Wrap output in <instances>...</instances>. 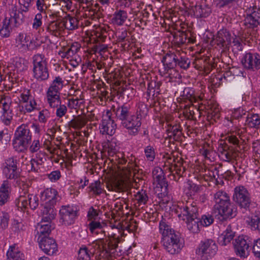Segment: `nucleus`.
Listing matches in <instances>:
<instances>
[{"instance_id":"7c9ffc66","label":"nucleus","mask_w":260,"mask_h":260,"mask_svg":"<svg viewBox=\"0 0 260 260\" xmlns=\"http://www.w3.org/2000/svg\"><path fill=\"white\" fill-rule=\"evenodd\" d=\"M87 119L85 116L78 115L69 122V125L76 129H80L87 123Z\"/></svg>"},{"instance_id":"20e7f679","label":"nucleus","mask_w":260,"mask_h":260,"mask_svg":"<svg viewBox=\"0 0 260 260\" xmlns=\"http://www.w3.org/2000/svg\"><path fill=\"white\" fill-rule=\"evenodd\" d=\"M119 170H122L120 176L113 179L111 182L112 190L116 192H128L133 186L132 183V172L130 169L125 167L121 168L118 166Z\"/></svg>"},{"instance_id":"72a5a7b5","label":"nucleus","mask_w":260,"mask_h":260,"mask_svg":"<svg viewBox=\"0 0 260 260\" xmlns=\"http://www.w3.org/2000/svg\"><path fill=\"white\" fill-rule=\"evenodd\" d=\"M29 36L24 34H20L16 39L17 46L22 51L29 49L28 43L29 42Z\"/></svg>"},{"instance_id":"6e6d98bb","label":"nucleus","mask_w":260,"mask_h":260,"mask_svg":"<svg viewBox=\"0 0 260 260\" xmlns=\"http://www.w3.org/2000/svg\"><path fill=\"white\" fill-rule=\"evenodd\" d=\"M214 215L212 213V215H204L202 216V218H200V222L201 225L204 226H209L212 224L213 222Z\"/></svg>"},{"instance_id":"052dcab7","label":"nucleus","mask_w":260,"mask_h":260,"mask_svg":"<svg viewBox=\"0 0 260 260\" xmlns=\"http://www.w3.org/2000/svg\"><path fill=\"white\" fill-rule=\"evenodd\" d=\"M0 225L3 229H5L8 226L9 216L7 213L2 212L0 214Z\"/></svg>"},{"instance_id":"4468645a","label":"nucleus","mask_w":260,"mask_h":260,"mask_svg":"<svg viewBox=\"0 0 260 260\" xmlns=\"http://www.w3.org/2000/svg\"><path fill=\"white\" fill-rule=\"evenodd\" d=\"M60 222L65 225H69L74 222L77 216V211L72 207L63 206L59 211Z\"/></svg>"},{"instance_id":"cd10ccee","label":"nucleus","mask_w":260,"mask_h":260,"mask_svg":"<svg viewBox=\"0 0 260 260\" xmlns=\"http://www.w3.org/2000/svg\"><path fill=\"white\" fill-rule=\"evenodd\" d=\"M11 185L8 180H4L0 187V206L5 204L9 199Z\"/></svg>"},{"instance_id":"4c0bfd02","label":"nucleus","mask_w":260,"mask_h":260,"mask_svg":"<svg viewBox=\"0 0 260 260\" xmlns=\"http://www.w3.org/2000/svg\"><path fill=\"white\" fill-rule=\"evenodd\" d=\"M246 124L250 127L260 128V117L256 114H249L247 116Z\"/></svg>"},{"instance_id":"f8f14e48","label":"nucleus","mask_w":260,"mask_h":260,"mask_svg":"<svg viewBox=\"0 0 260 260\" xmlns=\"http://www.w3.org/2000/svg\"><path fill=\"white\" fill-rule=\"evenodd\" d=\"M250 240L247 236H239L233 243L236 254L240 257L247 256L250 247Z\"/></svg>"},{"instance_id":"9d476101","label":"nucleus","mask_w":260,"mask_h":260,"mask_svg":"<svg viewBox=\"0 0 260 260\" xmlns=\"http://www.w3.org/2000/svg\"><path fill=\"white\" fill-rule=\"evenodd\" d=\"M217 250V246L215 241L211 239H206L201 242L197 250V253L204 257V259L214 255Z\"/></svg>"},{"instance_id":"338daca9","label":"nucleus","mask_w":260,"mask_h":260,"mask_svg":"<svg viewBox=\"0 0 260 260\" xmlns=\"http://www.w3.org/2000/svg\"><path fill=\"white\" fill-rule=\"evenodd\" d=\"M250 225L254 230H257L260 233V217L255 216L251 219Z\"/></svg>"},{"instance_id":"412c9836","label":"nucleus","mask_w":260,"mask_h":260,"mask_svg":"<svg viewBox=\"0 0 260 260\" xmlns=\"http://www.w3.org/2000/svg\"><path fill=\"white\" fill-rule=\"evenodd\" d=\"M21 203L22 207L27 208L29 206L32 209H35L39 205L38 198L34 194H28L27 197L20 196L19 198V204Z\"/></svg>"},{"instance_id":"1a4fd4ad","label":"nucleus","mask_w":260,"mask_h":260,"mask_svg":"<svg viewBox=\"0 0 260 260\" xmlns=\"http://www.w3.org/2000/svg\"><path fill=\"white\" fill-rule=\"evenodd\" d=\"M232 37L229 30L222 28L218 31L213 38L211 43L223 50L228 49L231 44Z\"/></svg>"},{"instance_id":"c9c22d12","label":"nucleus","mask_w":260,"mask_h":260,"mask_svg":"<svg viewBox=\"0 0 260 260\" xmlns=\"http://www.w3.org/2000/svg\"><path fill=\"white\" fill-rule=\"evenodd\" d=\"M135 199L138 206H142L143 208L147 203L149 197L147 191L141 189L135 195Z\"/></svg>"},{"instance_id":"79ce46f5","label":"nucleus","mask_w":260,"mask_h":260,"mask_svg":"<svg viewBox=\"0 0 260 260\" xmlns=\"http://www.w3.org/2000/svg\"><path fill=\"white\" fill-rule=\"evenodd\" d=\"M92 252L86 246L83 245L78 251L79 260H90Z\"/></svg>"},{"instance_id":"603ef678","label":"nucleus","mask_w":260,"mask_h":260,"mask_svg":"<svg viewBox=\"0 0 260 260\" xmlns=\"http://www.w3.org/2000/svg\"><path fill=\"white\" fill-rule=\"evenodd\" d=\"M148 110L146 105L141 103L139 105L135 116H138L140 120L142 117H145L148 113Z\"/></svg>"},{"instance_id":"e433bc0d","label":"nucleus","mask_w":260,"mask_h":260,"mask_svg":"<svg viewBox=\"0 0 260 260\" xmlns=\"http://www.w3.org/2000/svg\"><path fill=\"white\" fill-rule=\"evenodd\" d=\"M190 106H186L184 113H186L189 119H196L197 116H200V112L197 105H194L193 103Z\"/></svg>"},{"instance_id":"b1692460","label":"nucleus","mask_w":260,"mask_h":260,"mask_svg":"<svg viewBox=\"0 0 260 260\" xmlns=\"http://www.w3.org/2000/svg\"><path fill=\"white\" fill-rule=\"evenodd\" d=\"M46 30L54 36H59L64 30L61 19L51 21L47 25Z\"/></svg>"},{"instance_id":"de8ad7c7","label":"nucleus","mask_w":260,"mask_h":260,"mask_svg":"<svg viewBox=\"0 0 260 260\" xmlns=\"http://www.w3.org/2000/svg\"><path fill=\"white\" fill-rule=\"evenodd\" d=\"M88 226L90 231L93 234L98 235L102 232V225L100 222L92 221Z\"/></svg>"},{"instance_id":"dca6fc26","label":"nucleus","mask_w":260,"mask_h":260,"mask_svg":"<svg viewBox=\"0 0 260 260\" xmlns=\"http://www.w3.org/2000/svg\"><path fill=\"white\" fill-rule=\"evenodd\" d=\"M41 249L47 254L52 255L57 250V244L54 239L46 236L41 237L39 241Z\"/></svg>"},{"instance_id":"09e8293b","label":"nucleus","mask_w":260,"mask_h":260,"mask_svg":"<svg viewBox=\"0 0 260 260\" xmlns=\"http://www.w3.org/2000/svg\"><path fill=\"white\" fill-rule=\"evenodd\" d=\"M0 103L2 105L3 110L5 113L8 111L10 109L12 103V100L10 96L4 95L1 97Z\"/></svg>"},{"instance_id":"2f4dec72","label":"nucleus","mask_w":260,"mask_h":260,"mask_svg":"<svg viewBox=\"0 0 260 260\" xmlns=\"http://www.w3.org/2000/svg\"><path fill=\"white\" fill-rule=\"evenodd\" d=\"M187 229L193 233H198L200 231L202 225L200 222V218L198 215L193 219L185 221Z\"/></svg>"},{"instance_id":"c85d7f7f","label":"nucleus","mask_w":260,"mask_h":260,"mask_svg":"<svg viewBox=\"0 0 260 260\" xmlns=\"http://www.w3.org/2000/svg\"><path fill=\"white\" fill-rule=\"evenodd\" d=\"M61 21L64 29H67L69 30H73L78 28L79 20L70 14H67L61 19Z\"/></svg>"},{"instance_id":"58836bf2","label":"nucleus","mask_w":260,"mask_h":260,"mask_svg":"<svg viewBox=\"0 0 260 260\" xmlns=\"http://www.w3.org/2000/svg\"><path fill=\"white\" fill-rule=\"evenodd\" d=\"M8 260H24V255L14 246H11L7 253Z\"/></svg>"},{"instance_id":"39448f33","label":"nucleus","mask_w":260,"mask_h":260,"mask_svg":"<svg viewBox=\"0 0 260 260\" xmlns=\"http://www.w3.org/2000/svg\"><path fill=\"white\" fill-rule=\"evenodd\" d=\"M32 59L34 77L39 81L47 80L49 77V72L44 55L37 54Z\"/></svg>"},{"instance_id":"5701e85b","label":"nucleus","mask_w":260,"mask_h":260,"mask_svg":"<svg viewBox=\"0 0 260 260\" xmlns=\"http://www.w3.org/2000/svg\"><path fill=\"white\" fill-rule=\"evenodd\" d=\"M58 198L57 191L52 188L46 189L41 195V200L48 203L51 206L55 204Z\"/></svg>"},{"instance_id":"864d4df0","label":"nucleus","mask_w":260,"mask_h":260,"mask_svg":"<svg viewBox=\"0 0 260 260\" xmlns=\"http://www.w3.org/2000/svg\"><path fill=\"white\" fill-rule=\"evenodd\" d=\"M101 186L102 184L100 181H95L90 185V191H92L94 194L99 195L102 192Z\"/></svg>"},{"instance_id":"0e129e2a","label":"nucleus","mask_w":260,"mask_h":260,"mask_svg":"<svg viewBox=\"0 0 260 260\" xmlns=\"http://www.w3.org/2000/svg\"><path fill=\"white\" fill-rule=\"evenodd\" d=\"M180 160H181V158H180L179 160H178L177 164H174V166H176V167H175V169H173V172H175L179 176L178 179L185 171V167L182 166V162H180Z\"/></svg>"},{"instance_id":"4d7b16f0","label":"nucleus","mask_w":260,"mask_h":260,"mask_svg":"<svg viewBox=\"0 0 260 260\" xmlns=\"http://www.w3.org/2000/svg\"><path fill=\"white\" fill-rule=\"evenodd\" d=\"M41 147V144L39 140H34L28 146V150L31 153L37 152Z\"/></svg>"},{"instance_id":"bb28decb","label":"nucleus","mask_w":260,"mask_h":260,"mask_svg":"<svg viewBox=\"0 0 260 260\" xmlns=\"http://www.w3.org/2000/svg\"><path fill=\"white\" fill-rule=\"evenodd\" d=\"M82 92L79 89L74 91L73 96L68 99V107L72 109H77L83 103Z\"/></svg>"},{"instance_id":"c03bdc74","label":"nucleus","mask_w":260,"mask_h":260,"mask_svg":"<svg viewBox=\"0 0 260 260\" xmlns=\"http://www.w3.org/2000/svg\"><path fill=\"white\" fill-rule=\"evenodd\" d=\"M185 53L183 52L179 51V59L177 61V65L181 68L183 69H187L189 68L190 65V61L188 58L183 56Z\"/></svg>"},{"instance_id":"ddd939ff","label":"nucleus","mask_w":260,"mask_h":260,"mask_svg":"<svg viewBox=\"0 0 260 260\" xmlns=\"http://www.w3.org/2000/svg\"><path fill=\"white\" fill-rule=\"evenodd\" d=\"M121 125L126 128L127 133L129 135L136 136L139 132L141 125V120L138 116L132 114L129 117L121 123Z\"/></svg>"},{"instance_id":"f3484780","label":"nucleus","mask_w":260,"mask_h":260,"mask_svg":"<svg viewBox=\"0 0 260 260\" xmlns=\"http://www.w3.org/2000/svg\"><path fill=\"white\" fill-rule=\"evenodd\" d=\"M219 156L225 161L233 163L238 156V151L225 145L219 148Z\"/></svg>"},{"instance_id":"69168bd1","label":"nucleus","mask_w":260,"mask_h":260,"mask_svg":"<svg viewBox=\"0 0 260 260\" xmlns=\"http://www.w3.org/2000/svg\"><path fill=\"white\" fill-rule=\"evenodd\" d=\"M42 15L41 13H38L36 15L32 23V28L37 29L42 24Z\"/></svg>"},{"instance_id":"49530a36","label":"nucleus","mask_w":260,"mask_h":260,"mask_svg":"<svg viewBox=\"0 0 260 260\" xmlns=\"http://www.w3.org/2000/svg\"><path fill=\"white\" fill-rule=\"evenodd\" d=\"M218 172L216 168H213L211 169H208L205 170V174L204 177L205 180H211L213 179H216V177L218 175Z\"/></svg>"},{"instance_id":"774afa93","label":"nucleus","mask_w":260,"mask_h":260,"mask_svg":"<svg viewBox=\"0 0 260 260\" xmlns=\"http://www.w3.org/2000/svg\"><path fill=\"white\" fill-rule=\"evenodd\" d=\"M121 94L124 98H126L128 100L132 99L134 96L135 91L131 87L125 88L122 89Z\"/></svg>"},{"instance_id":"2eb2a0df","label":"nucleus","mask_w":260,"mask_h":260,"mask_svg":"<svg viewBox=\"0 0 260 260\" xmlns=\"http://www.w3.org/2000/svg\"><path fill=\"white\" fill-rule=\"evenodd\" d=\"M111 112L108 111L100 125V132L103 135L112 136L115 133L116 124L114 120L111 119Z\"/></svg>"},{"instance_id":"5fc2aeb1","label":"nucleus","mask_w":260,"mask_h":260,"mask_svg":"<svg viewBox=\"0 0 260 260\" xmlns=\"http://www.w3.org/2000/svg\"><path fill=\"white\" fill-rule=\"evenodd\" d=\"M233 45L232 46V50L235 54H238L239 51L243 49V45L240 42V39L235 38L233 39L232 42Z\"/></svg>"},{"instance_id":"0eeeda50","label":"nucleus","mask_w":260,"mask_h":260,"mask_svg":"<svg viewBox=\"0 0 260 260\" xmlns=\"http://www.w3.org/2000/svg\"><path fill=\"white\" fill-rule=\"evenodd\" d=\"M177 215L180 220L186 221L193 219L198 215V210L196 203L188 204L185 205H177L174 206L172 209Z\"/></svg>"},{"instance_id":"4be33fe9","label":"nucleus","mask_w":260,"mask_h":260,"mask_svg":"<svg viewBox=\"0 0 260 260\" xmlns=\"http://www.w3.org/2000/svg\"><path fill=\"white\" fill-rule=\"evenodd\" d=\"M190 35L189 32L179 31L174 35L173 41L179 47L186 43H193L194 40L190 38Z\"/></svg>"},{"instance_id":"a19ab883","label":"nucleus","mask_w":260,"mask_h":260,"mask_svg":"<svg viewBox=\"0 0 260 260\" xmlns=\"http://www.w3.org/2000/svg\"><path fill=\"white\" fill-rule=\"evenodd\" d=\"M18 161L16 156H12L6 159L5 162L3 164L2 169V171L7 169H13L18 167Z\"/></svg>"},{"instance_id":"393cba45","label":"nucleus","mask_w":260,"mask_h":260,"mask_svg":"<svg viewBox=\"0 0 260 260\" xmlns=\"http://www.w3.org/2000/svg\"><path fill=\"white\" fill-rule=\"evenodd\" d=\"M23 12L24 11H22V8L21 10H18L16 8H14L11 13L10 17L8 18L15 27H19L24 22L25 16Z\"/></svg>"},{"instance_id":"423d86ee","label":"nucleus","mask_w":260,"mask_h":260,"mask_svg":"<svg viewBox=\"0 0 260 260\" xmlns=\"http://www.w3.org/2000/svg\"><path fill=\"white\" fill-rule=\"evenodd\" d=\"M62 79L59 76L55 78L47 92V100L50 107H56L59 104V91L63 86Z\"/></svg>"},{"instance_id":"7ed1b4c3","label":"nucleus","mask_w":260,"mask_h":260,"mask_svg":"<svg viewBox=\"0 0 260 260\" xmlns=\"http://www.w3.org/2000/svg\"><path fill=\"white\" fill-rule=\"evenodd\" d=\"M214 200L215 205L213 214L215 219L222 221L236 215L231 206L230 197L225 192L221 190L217 191L214 194Z\"/></svg>"},{"instance_id":"a211bd4d","label":"nucleus","mask_w":260,"mask_h":260,"mask_svg":"<svg viewBox=\"0 0 260 260\" xmlns=\"http://www.w3.org/2000/svg\"><path fill=\"white\" fill-rule=\"evenodd\" d=\"M152 177L153 184H156V187H160L161 191L164 190V192H166L168 184L165 180L162 169L159 167L155 168L152 171Z\"/></svg>"},{"instance_id":"aec40b11","label":"nucleus","mask_w":260,"mask_h":260,"mask_svg":"<svg viewBox=\"0 0 260 260\" xmlns=\"http://www.w3.org/2000/svg\"><path fill=\"white\" fill-rule=\"evenodd\" d=\"M191 11L196 17L202 18L208 16L211 12V9L205 2H202L192 6Z\"/></svg>"},{"instance_id":"ea45409f","label":"nucleus","mask_w":260,"mask_h":260,"mask_svg":"<svg viewBox=\"0 0 260 260\" xmlns=\"http://www.w3.org/2000/svg\"><path fill=\"white\" fill-rule=\"evenodd\" d=\"M2 171L4 176L9 179H16L19 177L20 175V172L18 167L5 169Z\"/></svg>"},{"instance_id":"6ab92c4d","label":"nucleus","mask_w":260,"mask_h":260,"mask_svg":"<svg viewBox=\"0 0 260 260\" xmlns=\"http://www.w3.org/2000/svg\"><path fill=\"white\" fill-rule=\"evenodd\" d=\"M179 51L168 53L164 56L162 59V62L165 67L166 73L171 69H174L177 66V61L179 59Z\"/></svg>"},{"instance_id":"3c124183","label":"nucleus","mask_w":260,"mask_h":260,"mask_svg":"<svg viewBox=\"0 0 260 260\" xmlns=\"http://www.w3.org/2000/svg\"><path fill=\"white\" fill-rule=\"evenodd\" d=\"M182 136V132L181 129L180 128L179 126H177V127H175L173 129L172 132H170V134H168V137L169 138L170 140L172 139L173 141H179Z\"/></svg>"},{"instance_id":"a18cd8bd","label":"nucleus","mask_w":260,"mask_h":260,"mask_svg":"<svg viewBox=\"0 0 260 260\" xmlns=\"http://www.w3.org/2000/svg\"><path fill=\"white\" fill-rule=\"evenodd\" d=\"M223 244L226 245L229 243L235 236V232L232 230L231 226L228 225L226 230L223 234Z\"/></svg>"},{"instance_id":"a878e982","label":"nucleus","mask_w":260,"mask_h":260,"mask_svg":"<svg viewBox=\"0 0 260 260\" xmlns=\"http://www.w3.org/2000/svg\"><path fill=\"white\" fill-rule=\"evenodd\" d=\"M116 118L121 122V124L132 115L131 107L127 104H124L116 108L115 111Z\"/></svg>"},{"instance_id":"13d9d810","label":"nucleus","mask_w":260,"mask_h":260,"mask_svg":"<svg viewBox=\"0 0 260 260\" xmlns=\"http://www.w3.org/2000/svg\"><path fill=\"white\" fill-rule=\"evenodd\" d=\"M252 253L255 257L260 259V238L254 241L252 245Z\"/></svg>"},{"instance_id":"bf43d9fd","label":"nucleus","mask_w":260,"mask_h":260,"mask_svg":"<svg viewBox=\"0 0 260 260\" xmlns=\"http://www.w3.org/2000/svg\"><path fill=\"white\" fill-rule=\"evenodd\" d=\"M44 222L42 221L40 224H38V226H40L39 228V232L41 234V236L39 239H41L42 235H44L46 234H48L51 232V225L49 223L44 224Z\"/></svg>"},{"instance_id":"f704fd0d","label":"nucleus","mask_w":260,"mask_h":260,"mask_svg":"<svg viewBox=\"0 0 260 260\" xmlns=\"http://www.w3.org/2000/svg\"><path fill=\"white\" fill-rule=\"evenodd\" d=\"M127 18V12L124 10H119L114 13L112 20L117 25H122Z\"/></svg>"},{"instance_id":"8fccbe9b","label":"nucleus","mask_w":260,"mask_h":260,"mask_svg":"<svg viewBox=\"0 0 260 260\" xmlns=\"http://www.w3.org/2000/svg\"><path fill=\"white\" fill-rule=\"evenodd\" d=\"M61 100L59 98V104L56 107H51L53 108H56V115L58 118H62L67 113V108L66 105L61 104Z\"/></svg>"},{"instance_id":"9b49d317","label":"nucleus","mask_w":260,"mask_h":260,"mask_svg":"<svg viewBox=\"0 0 260 260\" xmlns=\"http://www.w3.org/2000/svg\"><path fill=\"white\" fill-rule=\"evenodd\" d=\"M244 69L253 72L260 70V55L257 53H247L241 59Z\"/></svg>"},{"instance_id":"f257e3e1","label":"nucleus","mask_w":260,"mask_h":260,"mask_svg":"<svg viewBox=\"0 0 260 260\" xmlns=\"http://www.w3.org/2000/svg\"><path fill=\"white\" fill-rule=\"evenodd\" d=\"M31 128L37 134L40 132V127L36 123H23L15 131L12 145L14 149L19 152H24L28 150L32 140V134Z\"/></svg>"},{"instance_id":"e2e57ef3","label":"nucleus","mask_w":260,"mask_h":260,"mask_svg":"<svg viewBox=\"0 0 260 260\" xmlns=\"http://www.w3.org/2000/svg\"><path fill=\"white\" fill-rule=\"evenodd\" d=\"M84 10L85 12H87L85 13L86 17H88L92 19H95L98 18L99 17L97 11L95 9L92 8L91 6H89L88 9L86 8Z\"/></svg>"},{"instance_id":"680f3d73","label":"nucleus","mask_w":260,"mask_h":260,"mask_svg":"<svg viewBox=\"0 0 260 260\" xmlns=\"http://www.w3.org/2000/svg\"><path fill=\"white\" fill-rule=\"evenodd\" d=\"M246 13L252 15L255 18L260 21V8H258L256 7H250L246 10Z\"/></svg>"},{"instance_id":"f03ea898","label":"nucleus","mask_w":260,"mask_h":260,"mask_svg":"<svg viewBox=\"0 0 260 260\" xmlns=\"http://www.w3.org/2000/svg\"><path fill=\"white\" fill-rule=\"evenodd\" d=\"M159 232L162 235L164 248L171 254L179 253L183 247L178 233H176L165 221L159 223Z\"/></svg>"},{"instance_id":"37998d69","label":"nucleus","mask_w":260,"mask_h":260,"mask_svg":"<svg viewBox=\"0 0 260 260\" xmlns=\"http://www.w3.org/2000/svg\"><path fill=\"white\" fill-rule=\"evenodd\" d=\"M260 23V21L255 18L252 15L246 14V17L244 20V24L249 28H253L257 26Z\"/></svg>"},{"instance_id":"6e6552de","label":"nucleus","mask_w":260,"mask_h":260,"mask_svg":"<svg viewBox=\"0 0 260 260\" xmlns=\"http://www.w3.org/2000/svg\"><path fill=\"white\" fill-rule=\"evenodd\" d=\"M234 200L240 207L248 210L251 204V199L248 190L242 186H237L235 188Z\"/></svg>"},{"instance_id":"c756f323","label":"nucleus","mask_w":260,"mask_h":260,"mask_svg":"<svg viewBox=\"0 0 260 260\" xmlns=\"http://www.w3.org/2000/svg\"><path fill=\"white\" fill-rule=\"evenodd\" d=\"M183 99L188 100L191 103H198L199 101L202 100L200 96H196L194 94V90L190 87H185L182 94Z\"/></svg>"},{"instance_id":"473e14b6","label":"nucleus","mask_w":260,"mask_h":260,"mask_svg":"<svg viewBox=\"0 0 260 260\" xmlns=\"http://www.w3.org/2000/svg\"><path fill=\"white\" fill-rule=\"evenodd\" d=\"M56 214V211L52 207L45 206L42 210V221L49 223L54 219Z\"/></svg>"}]
</instances>
